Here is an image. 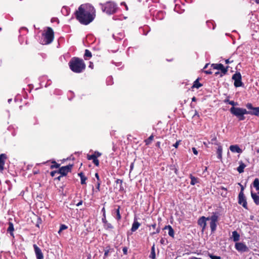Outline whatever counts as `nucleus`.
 <instances>
[{"label":"nucleus","instance_id":"nucleus-31","mask_svg":"<svg viewBox=\"0 0 259 259\" xmlns=\"http://www.w3.org/2000/svg\"><path fill=\"white\" fill-rule=\"evenodd\" d=\"M104 228L106 230H111L113 228V226L109 223L107 222V223L104 225Z\"/></svg>","mask_w":259,"mask_h":259},{"label":"nucleus","instance_id":"nucleus-34","mask_svg":"<svg viewBox=\"0 0 259 259\" xmlns=\"http://www.w3.org/2000/svg\"><path fill=\"white\" fill-rule=\"evenodd\" d=\"M67 228V227L64 224H62L60 226L59 230L58 231V233H60L63 230H65Z\"/></svg>","mask_w":259,"mask_h":259},{"label":"nucleus","instance_id":"nucleus-44","mask_svg":"<svg viewBox=\"0 0 259 259\" xmlns=\"http://www.w3.org/2000/svg\"><path fill=\"white\" fill-rule=\"evenodd\" d=\"M102 221L104 225L108 222V221L106 220V216H103Z\"/></svg>","mask_w":259,"mask_h":259},{"label":"nucleus","instance_id":"nucleus-52","mask_svg":"<svg viewBox=\"0 0 259 259\" xmlns=\"http://www.w3.org/2000/svg\"><path fill=\"white\" fill-rule=\"evenodd\" d=\"M204 72L205 73H206V74H212V72L210 70L204 71Z\"/></svg>","mask_w":259,"mask_h":259},{"label":"nucleus","instance_id":"nucleus-4","mask_svg":"<svg viewBox=\"0 0 259 259\" xmlns=\"http://www.w3.org/2000/svg\"><path fill=\"white\" fill-rule=\"evenodd\" d=\"M103 12L108 15H112L116 13L117 6L116 4L112 2H108L104 4H100Z\"/></svg>","mask_w":259,"mask_h":259},{"label":"nucleus","instance_id":"nucleus-63","mask_svg":"<svg viewBox=\"0 0 259 259\" xmlns=\"http://www.w3.org/2000/svg\"><path fill=\"white\" fill-rule=\"evenodd\" d=\"M152 227L153 228V229H155L156 228V223H154L153 224H152L151 225Z\"/></svg>","mask_w":259,"mask_h":259},{"label":"nucleus","instance_id":"nucleus-38","mask_svg":"<svg viewBox=\"0 0 259 259\" xmlns=\"http://www.w3.org/2000/svg\"><path fill=\"white\" fill-rule=\"evenodd\" d=\"M209 256L211 259H221L220 256L213 255L212 254H209Z\"/></svg>","mask_w":259,"mask_h":259},{"label":"nucleus","instance_id":"nucleus-14","mask_svg":"<svg viewBox=\"0 0 259 259\" xmlns=\"http://www.w3.org/2000/svg\"><path fill=\"white\" fill-rule=\"evenodd\" d=\"M7 158L6 154L3 153L0 154V172H2L4 169V165L5 161Z\"/></svg>","mask_w":259,"mask_h":259},{"label":"nucleus","instance_id":"nucleus-8","mask_svg":"<svg viewBox=\"0 0 259 259\" xmlns=\"http://www.w3.org/2000/svg\"><path fill=\"white\" fill-rule=\"evenodd\" d=\"M246 107L249 111V114L257 116H259V107H254L252 104L250 103L246 104Z\"/></svg>","mask_w":259,"mask_h":259},{"label":"nucleus","instance_id":"nucleus-13","mask_svg":"<svg viewBox=\"0 0 259 259\" xmlns=\"http://www.w3.org/2000/svg\"><path fill=\"white\" fill-rule=\"evenodd\" d=\"M35 253L37 259H43L44 255L41 249L36 245H33Z\"/></svg>","mask_w":259,"mask_h":259},{"label":"nucleus","instance_id":"nucleus-51","mask_svg":"<svg viewBox=\"0 0 259 259\" xmlns=\"http://www.w3.org/2000/svg\"><path fill=\"white\" fill-rule=\"evenodd\" d=\"M95 177L97 179V182H101L100 178H99V176L98 173L95 174Z\"/></svg>","mask_w":259,"mask_h":259},{"label":"nucleus","instance_id":"nucleus-60","mask_svg":"<svg viewBox=\"0 0 259 259\" xmlns=\"http://www.w3.org/2000/svg\"><path fill=\"white\" fill-rule=\"evenodd\" d=\"M78 176L80 177V178H81V177H83L85 176L82 172L79 173Z\"/></svg>","mask_w":259,"mask_h":259},{"label":"nucleus","instance_id":"nucleus-50","mask_svg":"<svg viewBox=\"0 0 259 259\" xmlns=\"http://www.w3.org/2000/svg\"><path fill=\"white\" fill-rule=\"evenodd\" d=\"M101 182H97L96 188L98 191H100V187Z\"/></svg>","mask_w":259,"mask_h":259},{"label":"nucleus","instance_id":"nucleus-12","mask_svg":"<svg viewBox=\"0 0 259 259\" xmlns=\"http://www.w3.org/2000/svg\"><path fill=\"white\" fill-rule=\"evenodd\" d=\"M235 246L238 251L247 252L249 250L248 247L243 243L236 242Z\"/></svg>","mask_w":259,"mask_h":259},{"label":"nucleus","instance_id":"nucleus-39","mask_svg":"<svg viewBox=\"0 0 259 259\" xmlns=\"http://www.w3.org/2000/svg\"><path fill=\"white\" fill-rule=\"evenodd\" d=\"M94 156H96L97 158L100 157L101 155V153L98 151H95L94 154H93Z\"/></svg>","mask_w":259,"mask_h":259},{"label":"nucleus","instance_id":"nucleus-62","mask_svg":"<svg viewBox=\"0 0 259 259\" xmlns=\"http://www.w3.org/2000/svg\"><path fill=\"white\" fill-rule=\"evenodd\" d=\"M156 146L158 147H160V142H157L156 144Z\"/></svg>","mask_w":259,"mask_h":259},{"label":"nucleus","instance_id":"nucleus-3","mask_svg":"<svg viewBox=\"0 0 259 259\" xmlns=\"http://www.w3.org/2000/svg\"><path fill=\"white\" fill-rule=\"evenodd\" d=\"M70 69L75 73H81L85 68V64L82 59L73 57L69 62Z\"/></svg>","mask_w":259,"mask_h":259},{"label":"nucleus","instance_id":"nucleus-20","mask_svg":"<svg viewBox=\"0 0 259 259\" xmlns=\"http://www.w3.org/2000/svg\"><path fill=\"white\" fill-rule=\"evenodd\" d=\"M114 251L113 248H111L110 247L108 246L106 247L104 249V259H105L109 254V253H111Z\"/></svg>","mask_w":259,"mask_h":259},{"label":"nucleus","instance_id":"nucleus-26","mask_svg":"<svg viewBox=\"0 0 259 259\" xmlns=\"http://www.w3.org/2000/svg\"><path fill=\"white\" fill-rule=\"evenodd\" d=\"M149 257L152 259L156 258V254H155V244H153L151 247V253H150Z\"/></svg>","mask_w":259,"mask_h":259},{"label":"nucleus","instance_id":"nucleus-6","mask_svg":"<svg viewBox=\"0 0 259 259\" xmlns=\"http://www.w3.org/2000/svg\"><path fill=\"white\" fill-rule=\"evenodd\" d=\"M230 112L236 116L239 120L242 121L245 119V116L242 114L241 108L232 107L230 109Z\"/></svg>","mask_w":259,"mask_h":259},{"label":"nucleus","instance_id":"nucleus-54","mask_svg":"<svg viewBox=\"0 0 259 259\" xmlns=\"http://www.w3.org/2000/svg\"><path fill=\"white\" fill-rule=\"evenodd\" d=\"M102 212H103V216H106V211H105V207H103L102 209Z\"/></svg>","mask_w":259,"mask_h":259},{"label":"nucleus","instance_id":"nucleus-25","mask_svg":"<svg viewBox=\"0 0 259 259\" xmlns=\"http://www.w3.org/2000/svg\"><path fill=\"white\" fill-rule=\"evenodd\" d=\"M202 86V84L201 83H200L199 81V78H197L196 80L194 81L192 88L199 89V88H200Z\"/></svg>","mask_w":259,"mask_h":259},{"label":"nucleus","instance_id":"nucleus-10","mask_svg":"<svg viewBox=\"0 0 259 259\" xmlns=\"http://www.w3.org/2000/svg\"><path fill=\"white\" fill-rule=\"evenodd\" d=\"M238 203L241 205L245 209H248L247 203L244 193H239L238 195Z\"/></svg>","mask_w":259,"mask_h":259},{"label":"nucleus","instance_id":"nucleus-22","mask_svg":"<svg viewBox=\"0 0 259 259\" xmlns=\"http://www.w3.org/2000/svg\"><path fill=\"white\" fill-rule=\"evenodd\" d=\"M232 238L234 242H237L240 239V235L237 231H234L232 232Z\"/></svg>","mask_w":259,"mask_h":259},{"label":"nucleus","instance_id":"nucleus-40","mask_svg":"<svg viewBox=\"0 0 259 259\" xmlns=\"http://www.w3.org/2000/svg\"><path fill=\"white\" fill-rule=\"evenodd\" d=\"M229 104L232 105L233 107H234L235 106H237L238 103L237 102H235L233 101H231L230 102H229Z\"/></svg>","mask_w":259,"mask_h":259},{"label":"nucleus","instance_id":"nucleus-53","mask_svg":"<svg viewBox=\"0 0 259 259\" xmlns=\"http://www.w3.org/2000/svg\"><path fill=\"white\" fill-rule=\"evenodd\" d=\"M233 62V60H230V59H226L225 60L226 64H229V63H230Z\"/></svg>","mask_w":259,"mask_h":259},{"label":"nucleus","instance_id":"nucleus-55","mask_svg":"<svg viewBox=\"0 0 259 259\" xmlns=\"http://www.w3.org/2000/svg\"><path fill=\"white\" fill-rule=\"evenodd\" d=\"M239 185H240L241 186V190H240V192L239 193H244L243 192V191H244V187L243 186H242L240 183L238 184Z\"/></svg>","mask_w":259,"mask_h":259},{"label":"nucleus","instance_id":"nucleus-59","mask_svg":"<svg viewBox=\"0 0 259 259\" xmlns=\"http://www.w3.org/2000/svg\"><path fill=\"white\" fill-rule=\"evenodd\" d=\"M164 239L163 238H161L160 241V242L161 244H164Z\"/></svg>","mask_w":259,"mask_h":259},{"label":"nucleus","instance_id":"nucleus-35","mask_svg":"<svg viewBox=\"0 0 259 259\" xmlns=\"http://www.w3.org/2000/svg\"><path fill=\"white\" fill-rule=\"evenodd\" d=\"M241 111H242V114L244 116L245 114H249V111L247 110L246 109L241 108Z\"/></svg>","mask_w":259,"mask_h":259},{"label":"nucleus","instance_id":"nucleus-49","mask_svg":"<svg viewBox=\"0 0 259 259\" xmlns=\"http://www.w3.org/2000/svg\"><path fill=\"white\" fill-rule=\"evenodd\" d=\"M115 182L117 184H120L121 185L122 184V180H121L120 179H117L116 181H115Z\"/></svg>","mask_w":259,"mask_h":259},{"label":"nucleus","instance_id":"nucleus-57","mask_svg":"<svg viewBox=\"0 0 259 259\" xmlns=\"http://www.w3.org/2000/svg\"><path fill=\"white\" fill-rule=\"evenodd\" d=\"M63 177V176H62V175L60 174L59 176H58L57 178H56V179L60 181L61 179Z\"/></svg>","mask_w":259,"mask_h":259},{"label":"nucleus","instance_id":"nucleus-11","mask_svg":"<svg viewBox=\"0 0 259 259\" xmlns=\"http://www.w3.org/2000/svg\"><path fill=\"white\" fill-rule=\"evenodd\" d=\"M72 166V164L62 166L58 170V174L62 175V176H65L68 172L71 171Z\"/></svg>","mask_w":259,"mask_h":259},{"label":"nucleus","instance_id":"nucleus-46","mask_svg":"<svg viewBox=\"0 0 259 259\" xmlns=\"http://www.w3.org/2000/svg\"><path fill=\"white\" fill-rule=\"evenodd\" d=\"M171 167H172L171 168V170H174V171H175V174H178V169L176 167H175V166H172Z\"/></svg>","mask_w":259,"mask_h":259},{"label":"nucleus","instance_id":"nucleus-21","mask_svg":"<svg viewBox=\"0 0 259 259\" xmlns=\"http://www.w3.org/2000/svg\"><path fill=\"white\" fill-rule=\"evenodd\" d=\"M140 225H141L140 223H139L138 222L135 220L132 225L131 231L132 232H135L139 228Z\"/></svg>","mask_w":259,"mask_h":259},{"label":"nucleus","instance_id":"nucleus-19","mask_svg":"<svg viewBox=\"0 0 259 259\" xmlns=\"http://www.w3.org/2000/svg\"><path fill=\"white\" fill-rule=\"evenodd\" d=\"M251 196L255 204L257 205H259V196L252 192H251Z\"/></svg>","mask_w":259,"mask_h":259},{"label":"nucleus","instance_id":"nucleus-41","mask_svg":"<svg viewBox=\"0 0 259 259\" xmlns=\"http://www.w3.org/2000/svg\"><path fill=\"white\" fill-rule=\"evenodd\" d=\"M56 174H58V170H54L51 172V176L52 177H55Z\"/></svg>","mask_w":259,"mask_h":259},{"label":"nucleus","instance_id":"nucleus-47","mask_svg":"<svg viewBox=\"0 0 259 259\" xmlns=\"http://www.w3.org/2000/svg\"><path fill=\"white\" fill-rule=\"evenodd\" d=\"M192 150L193 153L195 155H197L198 154V151L195 148H194V147L192 148Z\"/></svg>","mask_w":259,"mask_h":259},{"label":"nucleus","instance_id":"nucleus-56","mask_svg":"<svg viewBox=\"0 0 259 259\" xmlns=\"http://www.w3.org/2000/svg\"><path fill=\"white\" fill-rule=\"evenodd\" d=\"M134 166V163L132 162L130 165V171L133 169Z\"/></svg>","mask_w":259,"mask_h":259},{"label":"nucleus","instance_id":"nucleus-33","mask_svg":"<svg viewBox=\"0 0 259 259\" xmlns=\"http://www.w3.org/2000/svg\"><path fill=\"white\" fill-rule=\"evenodd\" d=\"M253 185L254 188L259 186V179L258 178H256L254 179L253 182Z\"/></svg>","mask_w":259,"mask_h":259},{"label":"nucleus","instance_id":"nucleus-5","mask_svg":"<svg viewBox=\"0 0 259 259\" xmlns=\"http://www.w3.org/2000/svg\"><path fill=\"white\" fill-rule=\"evenodd\" d=\"M54 38V33L53 30L51 27H48L47 30L45 34L46 44H51L53 41Z\"/></svg>","mask_w":259,"mask_h":259},{"label":"nucleus","instance_id":"nucleus-23","mask_svg":"<svg viewBox=\"0 0 259 259\" xmlns=\"http://www.w3.org/2000/svg\"><path fill=\"white\" fill-rule=\"evenodd\" d=\"M222 151H223V149H222V146L219 145L218 146V148L217 149V153L218 155V158L219 159H221L222 158Z\"/></svg>","mask_w":259,"mask_h":259},{"label":"nucleus","instance_id":"nucleus-17","mask_svg":"<svg viewBox=\"0 0 259 259\" xmlns=\"http://www.w3.org/2000/svg\"><path fill=\"white\" fill-rule=\"evenodd\" d=\"M14 231V228L13 224L9 222V227L7 229V232L9 233L11 236H12L13 238H14V235L13 232Z\"/></svg>","mask_w":259,"mask_h":259},{"label":"nucleus","instance_id":"nucleus-58","mask_svg":"<svg viewBox=\"0 0 259 259\" xmlns=\"http://www.w3.org/2000/svg\"><path fill=\"white\" fill-rule=\"evenodd\" d=\"M231 101H230L228 99H226L224 102L225 103H228L229 104V102H230Z\"/></svg>","mask_w":259,"mask_h":259},{"label":"nucleus","instance_id":"nucleus-27","mask_svg":"<svg viewBox=\"0 0 259 259\" xmlns=\"http://www.w3.org/2000/svg\"><path fill=\"white\" fill-rule=\"evenodd\" d=\"M120 206H118V208L116 209H115V213H116V219L119 221L121 219V216L120 213Z\"/></svg>","mask_w":259,"mask_h":259},{"label":"nucleus","instance_id":"nucleus-1","mask_svg":"<svg viewBox=\"0 0 259 259\" xmlns=\"http://www.w3.org/2000/svg\"><path fill=\"white\" fill-rule=\"evenodd\" d=\"M95 9L89 4L81 5L75 12L76 19L84 25H88L93 21L95 17Z\"/></svg>","mask_w":259,"mask_h":259},{"label":"nucleus","instance_id":"nucleus-29","mask_svg":"<svg viewBox=\"0 0 259 259\" xmlns=\"http://www.w3.org/2000/svg\"><path fill=\"white\" fill-rule=\"evenodd\" d=\"M92 56V53L89 50L86 49L84 55V59L87 60V58H91Z\"/></svg>","mask_w":259,"mask_h":259},{"label":"nucleus","instance_id":"nucleus-24","mask_svg":"<svg viewBox=\"0 0 259 259\" xmlns=\"http://www.w3.org/2000/svg\"><path fill=\"white\" fill-rule=\"evenodd\" d=\"M246 167V165L242 161L240 162L239 166L237 167V171L239 173H242L244 171V169Z\"/></svg>","mask_w":259,"mask_h":259},{"label":"nucleus","instance_id":"nucleus-48","mask_svg":"<svg viewBox=\"0 0 259 259\" xmlns=\"http://www.w3.org/2000/svg\"><path fill=\"white\" fill-rule=\"evenodd\" d=\"M180 142V141H177L176 143L173 145V146L175 147L176 148H178V146L179 145Z\"/></svg>","mask_w":259,"mask_h":259},{"label":"nucleus","instance_id":"nucleus-43","mask_svg":"<svg viewBox=\"0 0 259 259\" xmlns=\"http://www.w3.org/2000/svg\"><path fill=\"white\" fill-rule=\"evenodd\" d=\"M211 143L212 144H215V145H218V144L217 143V138H212L211 139Z\"/></svg>","mask_w":259,"mask_h":259},{"label":"nucleus","instance_id":"nucleus-7","mask_svg":"<svg viewBox=\"0 0 259 259\" xmlns=\"http://www.w3.org/2000/svg\"><path fill=\"white\" fill-rule=\"evenodd\" d=\"M232 78L234 80V85L235 87L238 88L243 86V83L241 81L242 77L240 72H236L233 74Z\"/></svg>","mask_w":259,"mask_h":259},{"label":"nucleus","instance_id":"nucleus-9","mask_svg":"<svg viewBox=\"0 0 259 259\" xmlns=\"http://www.w3.org/2000/svg\"><path fill=\"white\" fill-rule=\"evenodd\" d=\"M211 66L214 69L220 70L223 74L221 75L222 76L223 75L226 74L228 70L229 66H227L226 68L222 64H212Z\"/></svg>","mask_w":259,"mask_h":259},{"label":"nucleus","instance_id":"nucleus-2","mask_svg":"<svg viewBox=\"0 0 259 259\" xmlns=\"http://www.w3.org/2000/svg\"><path fill=\"white\" fill-rule=\"evenodd\" d=\"M210 221V227L211 229V233H214L217 229V223L219 221V214L218 212H213L211 217H205L202 216L200 217L198 220V224L201 228V231H204L206 227V221Z\"/></svg>","mask_w":259,"mask_h":259},{"label":"nucleus","instance_id":"nucleus-18","mask_svg":"<svg viewBox=\"0 0 259 259\" xmlns=\"http://www.w3.org/2000/svg\"><path fill=\"white\" fill-rule=\"evenodd\" d=\"M167 229L168 230V235L170 237H174L175 232H174V230L172 229V228L171 227V226H170V225L165 226L164 227L163 230H167Z\"/></svg>","mask_w":259,"mask_h":259},{"label":"nucleus","instance_id":"nucleus-64","mask_svg":"<svg viewBox=\"0 0 259 259\" xmlns=\"http://www.w3.org/2000/svg\"><path fill=\"white\" fill-rule=\"evenodd\" d=\"M255 188L256 189V191H257V193L259 194V186Z\"/></svg>","mask_w":259,"mask_h":259},{"label":"nucleus","instance_id":"nucleus-45","mask_svg":"<svg viewBox=\"0 0 259 259\" xmlns=\"http://www.w3.org/2000/svg\"><path fill=\"white\" fill-rule=\"evenodd\" d=\"M160 232V228L158 227L157 228L155 232H153L151 233V234L153 235H154L155 234H157V233H159Z\"/></svg>","mask_w":259,"mask_h":259},{"label":"nucleus","instance_id":"nucleus-28","mask_svg":"<svg viewBox=\"0 0 259 259\" xmlns=\"http://www.w3.org/2000/svg\"><path fill=\"white\" fill-rule=\"evenodd\" d=\"M190 178L191 179L190 184L192 185H194L197 183H198V179L193 176L192 175H190Z\"/></svg>","mask_w":259,"mask_h":259},{"label":"nucleus","instance_id":"nucleus-15","mask_svg":"<svg viewBox=\"0 0 259 259\" xmlns=\"http://www.w3.org/2000/svg\"><path fill=\"white\" fill-rule=\"evenodd\" d=\"M229 149L230 151L233 153L236 152L238 153H241L242 152V149H240L239 146L237 145H231L229 147Z\"/></svg>","mask_w":259,"mask_h":259},{"label":"nucleus","instance_id":"nucleus-61","mask_svg":"<svg viewBox=\"0 0 259 259\" xmlns=\"http://www.w3.org/2000/svg\"><path fill=\"white\" fill-rule=\"evenodd\" d=\"M82 204V201L80 200L78 203L76 204V206H79Z\"/></svg>","mask_w":259,"mask_h":259},{"label":"nucleus","instance_id":"nucleus-30","mask_svg":"<svg viewBox=\"0 0 259 259\" xmlns=\"http://www.w3.org/2000/svg\"><path fill=\"white\" fill-rule=\"evenodd\" d=\"M154 136L151 135L147 139L145 140V143L146 145H149L151 141L153 140Z\"/></svg>","mask_w":259,"mask_h":259},{"label":"nucleus","instance_id":"nucleus-42","mask_svg":"<svg viewBox=\"0 0 259 259\" xmlns=\"http://www.w3.org/2000/svg\"><path fill=\"white\" fill-rule=\"evenodd\" d=\"M122 251L124 254L126 255L127 254V248L126 247H124L122 249Z\"/></svg>","mask_w":259,"mask_h":259},{"label":"nucleus","instance_id":"nucleus-16","mask_svg":"<svg viewBox=\"0 0 259 259\" xmlns=\"http://www.w3.org/2000/svg\"><path fill=\"white\" fill-rule=\"evenodd\" d=\"M87 159L88 160H92L93 162L96 166H99V161L97 159V158L96 157V156H94V155H87Z\"/></svg>","mask_w":259,"mask_h":259},{"label":"nucleus","instance_id":"nucleus-32","mask_svg":"<svg viewBox=\"0 0 259 259\" xmlns=\"http://www.w3.org/2000/svg\"><path fill=\"white\" fill-rule=\"evenodd\" d=\"M52 163H54V164L51 165L50 168L51 169H53L54 168H57L60 167V164L57 163L55 161H53Z\"/></svg>","mask_w":259,"mask_h":259},{"label":"nucleus","instance_id":"nucleus-37","mask_svg":"<svg viewBox=\"0 0 259 259\" xmlns=\"http://www.w3.org/2000/svg\"><path fill=\"white\" fill-rule=\"evenodd\" d=\"M87 178L85 176H84L83 177H81V178H80L81 184H82V185L85 184H86L85 181L87 180Z\"/></svg>","mask_w":259,"mask_h":259},{"label":"nucleus","instance_id":"nucleus-36","mask_svg":"<svg viewBox=\"0 0 259 259\" xmlns=\"http://www.w3.org/2000/svg\"><path fill=\"white\" fill-rule=\"evenodd\" d=\"M220 189H221V190H224L225 191V193H221V195L223 196H225V197L226 196L227 194V188H225L224 187H222H222H220Z\"/></svg>","mask_w":259,"mask_h":259}]
</instances>
